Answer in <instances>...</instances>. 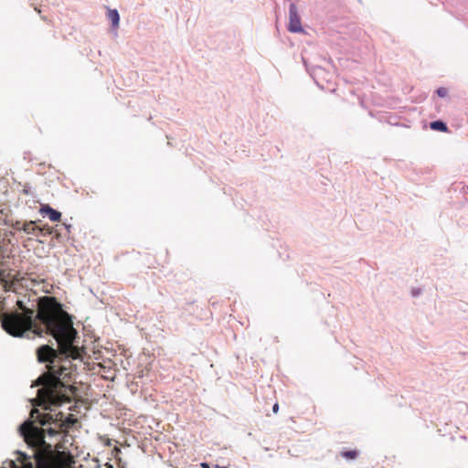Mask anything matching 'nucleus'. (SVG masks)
<instances>
[{"label": "nucleus", "instance_id": "nucleus-1", "mask_svg": "<svg viewBox=\"0 0 468 468\" xmlns=\"http://www.w3.org/2000/svg\"><path fill=\"white\" fill-rule=\"evenodd\" d=\"M16 306L20 312L12 311L1 314L2 328L7 334L20 337L30 330L37 335L45 331L57 340L58 346V351L48 345L40 346L37 351L38 361L48 364L47 371L32 385L41 386L35 403L48 409L71 402L77 388L73 386L76 367L69 358H78L80 352L73 346L77 332L69 315L57 299L51 296L40 297L37 303L29 299H17Z\"/></svg>", "mask_w": 468, "mask_h": 468}, {"label": "nucleus", "instance_id": "nucleus-2", "mask_svg": "<svg viewBox=\"0 0 468 468\" xmlns=\"http://www.w3.org/2000/svg\"><path fill=\"white\" fill-rule=\"evenodd\" d=\"M60 419L53 420L49 413L42 414L38 410L34 409L30 412V417L34 421L27 420L20 426V433L25 441L35 448L34 458L36 466H34L31 458L26 454H21L18 459L19 464L15 462L10 463V468H71L74 460L70 453L52 449V446L45 441V430L35 425L38 421L41 425L62 420L63 414L59 413Z\"/></svg>", "mask_w": 468, "mask_h": 468}, {"label": "nucleus", "instance_id": "nucleus-3", "mask_svg": "<svg viewBox=\"0 0 468 468\" xmlns=\"http://www.w3.org/2000/svg\"><path fill=\"white\" fill-rule=\"evenodd\" d=\"M288 30L292 33H301L303 31L295 4H291L289 7Z\"/></svg>", "mask_w": 468, "mask_h": 468}, {"label": "nucleus", "instance_id": "nucleus-4", "mask_svg": "<svg viewBox=\"0 0 468 468\" xmlns=\"http://www.w3.org/2000/svg\"><path fill=\"white\" fill-rule=\"evenodd\" d=\"M39 213L41 215L48 217V218L53 222L59 221L61 218V213L55 210L48 204L41 205V207L39 208Z\"/></svg>", "mask_w": 468, "mask_h": 468}, {"label": "nucleus", "instance_id": "nucleus-5", "mask_svg": "<svg viewBox=\"0 0 468 468\" xmlns=\"http://www.w3.org/2000/svg\"><path fill=\"white\" fill-rule=\"evenodd\" d=\"M17 229H22L25 233L28 235H35L38 237L37 229L38 226L37 225L36 221H28L23 223V226L21 228L16 227Z\"/></svg>", "mask_w": 468, "mask_h": 468}, {"label": "nucleus", "instance_id": "nucleus-6", "mask_svg": "<svg viewBox=\"0 0 468 468\" xmlns=\"http://www.w3.org/2000/svg\"><path fill=\"white\" fill-rule=\"evenodd\" d=\"M108 18L112 22V25L113 27H117L119 26L120 16H119V13L116 9L109 10Z\"/></svg>", "mask_w": 468, "mask_h": 468}, {"label": "nucleus", "instance_id": "nucleus-7", "mask_svg": "<svg viewBox=\"0 0 468 468\" xmlns=\"http://www.w3.org/2000/svg\"><path fill=\"white\" fill-rule=\"evenodd\" d=\"M340 456L346 460H355L358 456V452L356 450L343 451Z\"/></svg>", "mask_w": 468, "mask_h": 468}, {"label": "nucleus", "instance_id": "nucleus-8", "mask_svg": "<svg viewBox=\"0 0 468 468\" xmlns=\"http://www.w3.org/2000/svg\"><path fill=\"white\" fill-rule=\"evenodd\" d=\"M52 229H53V228L48 226V224L43 225L42 227L38 226V229H37L38 237L39 236L45 237L47 235H50L52 233Z\"/></svg>", "mask_w": 468, "mask_h": 468}, {"label": "nucleus", "instance_id": "nucleus-9", "mask_svg": "<svg viewBox=\"0 0 468 468\" xmlns=\"http://www.w3.org/2000/svg\"><path fill=\"white\" fill-rule=\"evenodd\" d=\"M431 128L436 131L446 132L447 126L441 121H436L431 123Z\"/></svg>", "mask_w": 468, "mask_h": 468}, {"label": "nucleus", "instance_id": "nucleus-10", "mask_svg": "<svg viewBox=\"0 0 468 468\" xmlns=\"http://www.w3.org/2000/svg\"><path fill=\"white\" fill-rule=\"evenodd\" d=\"M436 92L440 97H445L448 94L447 89L443 87L439 88Z\"/></svg>", "mask_w": 468, "mask_h": 468}, {"label": "nucleus", "instance_id": "nucleus-11", "mask_svg": "<svg viewBox=\"0 0 468 468\" xmlns=\"http://www.w3.org/2000/svg\"><path fill=\"white\" fill-rule=\"evenodd\" d=\"M278 410H279V404L276 402V403L273 405V407H272V411H273L274 413H277V412H278Z\"/></svg>", "mask_w": 468, "mask_h": 468}, {"label": "nucleus", "instance_id": "nucleus-12", "mask_svg": "<svg viewBox=\"0 0 468 468\" xmlns=\"http://www.w3.org/2000/svg\"><path fill=\"white\" fill-rule=\"evenodd\" d=\"M75 421V420H71V418L68 417L67 420H66V422L68 423H73Z\"/></svg>", "mask_w": 468, "mask_h": 468}, {"label": "nucleus", "instance_id": "nucleus-13", "mask_svg": "<svg viewBox=\"0 0 468 468\" xmlns=\"http://www.w3.org/2000/svg\"><path fill=\"white\" fill-rule=\"evenodd\" d=\"M201 467H202V468H209V465H208V463H201Z\"/></svg>", "mask_w": 468, "mask_h": 468}, {"label": "nucleus", "instance_id": "nucleus-14", "mask_svg": "<svg viewBox=\"0 0 468 468\" xmlns=\"http://www.w3.org/2000/svg\"><path fill=\"white\" fill-rule=\"evenodd\" d=\"M215 468H228V467H225V466H219L218 464L215 465Z\"/></svg>", "mask_w": 468, "mask_h": 468}]
</instances>
